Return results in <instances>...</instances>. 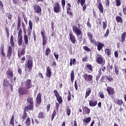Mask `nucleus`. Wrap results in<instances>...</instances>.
Returning a JSON list of instances; mask_svg holds the SVG:
<instances>
[{"instance_id": "nucleus-1", "label": "nucleus", "mask_w": 126, "mask_h": 126, "mask_svg": "<svg viewBox=\"0 0 126 126\" xmlns=\"http://www.w3.org/2000/svg\"><path fill=\"white\" fill-rule=\"evenodd\" d=\"M29 28H28L27 30L28 35L26 33V31H24V41L26 45H28L29 42L28 40V37H30V36H31V33H32V29L33 28V23L32 22V21H31V20H30L29 22Z\"/></svg>"}, {"instance_id": "nucleus-2", "label": "nucleus", "mask_w": 126, "mask_h": 126, "mask_svg": "<svg viewBox=\"0 0 126 126\" xmlns=\"http://www.w3.org/2000/svg\"><path fill=\"white\" fill-rule=\"evenodd\" d=\"M82 77L88 83H90L93 81V76L91 74L85 73L82 75Z\"/></svg>"}, {"instance_id": "nucleus-3", "label": "nucleus", "mask_w": 126, "mask_h": 126, "mask_svg": "<svg viewBox=\"0 0 126 126\" xmlns=\"http://www.w3.org/2000/svg\"><path fill=\"white\" fill-rule=\"evenodd\" d=\"M25 66L27 68H28L29 71H31L32 67H33V60L28 58L27 61L26 62Z\"/></svg>"}, {"instance_id": "nucleus-4", "label": "nucleus", "mask_w": 126, "mask_h": 126, "mask_svg": "<svg viewBox=\"0 0 126 126\" xmlns=\"http://www.w3.org/2000/svg\"><path fill=\"white\" fill-rule=\"evenodd\" d=\"M53 10L54 12L56 13L61 12V10H62V7L61 6V4H60L59 2H55L53 4Z\"/></svg>"}, {"instance_id": "nucleus-5", "label": "nucleus", "mask_w": 126, "mask_h": 126, "mask_svg": "<svg viewBox=\"0 0 126 126\" xmlns=\"http://www.w3.org/2000/svg\"><path fill=\"white\" fill-rule=\"evenodd\" d=\"M14 46L9 45L7 48L6 58H7L8 60H10V58L12 56V53H13L12 48Z\"/></svg>"}, {"instance_id": "nucleus-6", "label": "nucleus", "mask_w": 126, "mask_h": 126, "mask_svg": "<svg viewBox=\"0 0 126 126\" xmlns=\"http://www.w3.org/2000/svg\"><path fill=\"white\" fill-rule=\"evenodd\" d=\"M96 62L98 64H105V61H104V58H103V56H102V55L100 54L96 55Z\"/></svg>"}, {"instance_id": "nucleus-7", "label": "nucleus", "mask_w": 126, "mask_h": 126, "mask_svg": "<svg viewBox=\"0 0 126 126\" xmlns=\"http://www.w3.org/2000/svg\"><path fill=\"white\" fill-rule=\"evenodd\" d=\"M45 30H43V31H41L40 33L42 37V46L44 47V46H45L47 43H48V37L46 36L45 35Z\"/></svg>"}, {"instance_id": "nucleus-8", "label": "nucleus", "mask_w": 126, "mask_h": 126, "mask_svg": "<svg viewBox=\"0 0 126 126\" xmlns=\"http://www.w3.org/2000/svg\"><path fill=\"white\" fill-rule=\"evenodd\" d=\"M24 85L26 89H31L33 87V84L32 83V80L28 79L24 82Z\"/></svg>"}, {"instance_id": "nucleus-9", "label": "nucleus", "mask_w": 126, "mask_h": 126, "mask_svg": "<svg viewBox=\"0 0 126 126\" xmlns=\"http://www.w3.org/2000/svg\"><path fill=\"white\" fill-rule=\"evenodd\" d=\"M29 92V91H28V89H27L26 88L25 89L23 87H20L18 89L19 95H21V96H22L23 95H27Z\"/></svg>"}, {"instance_id": "nucleus-10", "label": "nucleus", "mask_w": 126, "mask_h": 126, "mask_svg": "<svg viewBox=\"0 0 126 126\" xmlns=\"http://www.w3.org/2000/svg\"><path fill=\"white\" fill-rule=\"evenodd\" d=\"M0 57L1 61H2V58H5L6 57V53L4 49V44H1L0 47Z\"/></svg>"}, {"instance_id": "nucleus-11", "label": "nucleus", "mask_w": 126, "mask_h": 126, "mask_svg": "<svg viewBox=\"0 0 126 126\" xmlns=\"http://www.w3.org/2000/svg\"><path fill=\"white\" fill-rule=\"evenodd\" d=\"M5 74L8 79H12L13 78V70L12 69L8 68Z\"/></svg>"}, {"instance_id": "nucleus-12", "label": "nucleus", "mask_w": 126, "mask_h": 126, "mask_svg": "<svg viewBox=\"0 0 126 126\" xmlns=\"http://www.w3.org/2000/svg\"><path fill=\"white\" fill-rule=\"evenodd\" d=\"M33 9L36 13H41L42 12V8L40 5L37 4H34L33 5Z\"/></svg>"}, {"instance_id": "nucleus-13", "label": "nucleus", "mask_w": 126, "mask_h": 126, "mask_svg": "<svg viewBox=\"0 0 126 126\" xmlns=\"http://www.w3.org/2000/svg\"><path fill=\"white\" fill-rule=\"evenodd\" d=\"M86 1V0H77V4H79V3H80L81 5V6H83V11L84 12L85 11V10H86V8H87L86 4H84Z\"/></svg>"}, {"instance_id": "nucleus-14", "label": "nucleus", "mask_w": 126, "mask_h": 126, "mask_svg": "<svg viewBox=\"0 0 126 126\" xmlns=\"http://www.w3.org/2000/svg\"><path fill=\"white\" fill-rule=\"evenodd\" d=\"M73 31L74 33H76L77 35L79 36L81 35L82 32H81V30L79 29L76 26H74L72 27Z\"/></svg>"}, {"instance_id": "nucleus-15", "label": "nucleus", "mask_w": 126, "mask_h": 126, "mask_svg": "<svg viewBox=\"0 0 126 126\" xmlns=\"http://www.w3.org/2000/svg\"><path fill=\"white\" fill-rule=\"evenodd\" d=\"M85 69L87 70L88 73H92L93 72V66L90 64H88L85 65Z\"/></svg>"}, {"instance_id": "nucleus-16", "label": "nucleus", "mask_w": 126, "mask_h": 126, "mask_svg": "<svg viewBox=\"0 0 126 126\" xmlns=\"http://www.w3.org/2000/svg\"><path fill=\"white\" fill-rule=\"evenodd\" d=\"M17 42L19 47L22 46V43H23V36L22 34H18Z\"/></svg>"}, {"instance_id": "nucleus-17", "label": "nucleus", "mask_w": 126, "mask_h": 126, "mask_svg": "<svg viewBox=\"0 0 126 126\" xmlns=\"http://www.w3.org/2000/svg\"><path fill=\"white\" fill-rule=\"evenodd\" d=\"M35 101L37 105H40L42 102V94L39 93L37 94Z\"/></svg>"}, {"instance_id": "nucleus-18", "label": "nucleus", "mask_w": 126, "mask_h": 126, "mask_svg": "<svg viewBox=\"0 0 126 126\" xmlns=\"http://www.w3.org/2000/svg\"><path fill=\"white\" fill-rule=\"evenodd\" d=\"M69 36L72 44H75L77 42L76 38H75V36H74L73 33H70L69 34Z\"/></svg>"}, {"instance_id": "nucleus-19", "label": "nucleus", "mask_w": 126, "mask_h": 126, "mask_svg": "<svg viewBox=\"0 0 126 126\" xmlns=\"http://www.w3.org/2000/svg\"><path fill=\"white\" fill-rule=\"evenodd\" d=\"M15 42H16V39L14 38V36H13V35L11 34L10 37V46H12V47H14V46H15Z\"/></svg>"}, {"instance_id": "nucleus-20", "label": "nucleus", "mask_w": 126, "mask_h": 126, "mask_svg": "<svg viewBox=\"0 0 126 126\" xmlns=\"http://www.w3.org/2000/svg\"><path fill=\"white\" fill-rule=\"evenodd\" d=\"M106 90L109 95H114V94H115V89H114V88L112 87H107L106 88Z\"/></svg>"}, {"instance_id": "nucleus-21", "label": "nucleus", "mask_w": 126, "mask_h": 126, "mask_svg": "<svg viewBox=\"0 0 126 126\" xmlns=\"http://www.w3.org/2000/svg\"><path fill=\"white\" fill-rule=\"evenodd\" d=\"M25 111L28 112V111H33L34 110V104H28L27 106L24 108Z\"/></svg>"}, {"instance_id": "nucleus-22", "label": "nucleus", "mask_w": 126, "mask_h": 126, "mask_svg": "<svg viewBox=\"0 0 126 126\" xmlns=\"http://www.w3.org/2000/svg\"><path fill=\"white\" fill-rule=\"evenodd\" d=\"M83 115H86V114H90V109L87 106H83Z\"/></svg>"}, {"instance_id": "nucleus-23", "label": "nucleus", "mask_w": 126, "mask_h": 126, "mask_svg": "<svg viewBox=\"0 0 126 126\" xmlns=\"http://www.w3.org/2000/svg\"><path fill=\"white\" fill-rule=\"evenodd\" d=\"M87 36L89 37V39L92 44L95 43V40L93 39V35L92 33L89 32L87 33Z\"/></svg>"}, {"instance_id": "nucleus-24", "label": "nucleus", "mask_w": 126, "mask_h": 126, "mask_svg": "<svg viewBox=\"0 0 126 126\" xmlns=\"http://www.w3.org/2000/svg\"><path fill=\"white\" fill-rule=\"evenodd\" d=\"M51 67L48 66L46 69V75L47 77L49 78L52 76V71H51Z\"/></svg>"}, {"instance_id": "nucleus-25", "label": "nucleus", "mask_w": 126, "mask_h": 126, "mask_svg": "<svg viewBox=\"0 0 126 126\" xmlns=\"http://www.w3.org/2000/svg\"><path fill=\"white\" fill-rule=\"evenodd\" d=\"M8 85H10V84H9V81L7 80V78L4 79L2 83L3 87H8Z\"/></svg>"}, {"instance_id": "nucleus-26", "label": "nucleus", "mask_w": 126, "mask_h": 126, "mask_svg": "<svg viewBox=\"0 0 126 126\" xmlns=\"http://www.w3.org/2000/svg\"><path fill=\"white\" fill-rule=\"evenodd\" d=\"M114 102L116 105H119V106H122V104H124V101L122 99H114Z\"/></svg>"}, {"instance_id": "nucleus-27", "label": "nucleus", "mask_w": 126, "mask_h": 126, "mask_svg": "<svg viewBox=\"0 0 126 126\" xmlns=\"http://www.w3.org/2000/svg\"><path fill=\"white\" fill-rule=\"evenodd\" d=\"M98 9L100 13H104V7L102 4V2H100L98 4Z\"/></svg>"}, {"instance_id": "nucleus-28", "label": "nucleus", "mask_w": 126, "mask_h": 126, "mask_svg": "<svg viewBox=\"0 0 126 126\" xmlns=\"http://www.w3.org/2000/svg\"><path fill=\"white\" fill-rule=\"evenodd\" d=\"M89 102L90 107H95V106H97V101L89 100Z\"/></svg>"}, {"instance_id": "nucleus-29", "label": "nucleus", "mask_w": 126, "mask_h": 126, "mask_svg": "<svg viewBox=\"0 0 126 126\" xmlns=\"http://www.w3.org/2000/svg\"><path fill=\"white\" fill-rule=\"evenodd\" d=\"M26 112L27 111H26V110L24 109V111L21 117L22 119L23 120V121H25V120L27 119V116H28V115L27 114V113Z\"/></svg>"}, {"instance_id": "nucleus-30", "label": "nucleus", "mask_w": 126, "mask_h": 126, "mask_svg": "<svg viewBox=\"0 0 126 126\" xmlns=\"http://www.w3.org/2000/svg\"><path fill=\"white\" fill-rule=\"evenodd\" d=\"M45 118V113L42 111H40L38 113L37 118L38 119H44Z\"/></svg>"}, {"instance_id": "nucleus-31", "label": "nucleus", "mask_w": 126, "mask_h": 126, "mask_svg": "<svg viewBox=\"0 0 126 126\" xmlns=\"http://www.w3.org/2000/svg\"><path fill=\"white\" fill-rule=\"evenodd\" d=\"M91 121V117H88L87 118H85L84 119H83V123H85L86 125H88L89 123H90V121Z\"/></svg>"}, {"instance_id": "nucleus-32", "label": "nucleus", "mask_w": 126, "mask_h": 126, "mask_svg": "<svg viewBox=\"0 0 126 126\" xmlns=\"http://www.w3.org/2000/svg\"><path fill=\"white\" fill-rule=\"evenodd\" d=\"M71 7H66V13L67 14H68L69 16H73V14L72 13V12H71Z\"/></svg>"}, {"instance_id": "nucleus-33", "label": "nucleus", "mask_w": 126, "mask_h": 126, "mask_svg": "<svg viewBox=\"0 0 126 126\" xmlns=\"http://www.w3.org/2000/svg\"><path fill=\"white\" fill-rule=\"evenodd\" d=\"M105 46L104 43H102L101 42H98L97 43V50L100 51L102 50V48Z\"/></svg>"}, {"instance_id": "nucleus-34", "label": "nucleus", "mask_w": 126, "mask_h": 126, "mask_svg": "<svg viewBox=\"0 0 126 126\" xmlns=\"http://www.w3.org/2000/svg\"><path fill=\"white\" fill-rule=\"evenodd\" d=\"M18 35H22V29H21V25H17Z\"/></svg>"}, {"instance_id": "nucleus-35", "label": "nucleus", "mask_w": 126, "mask_h": 126, "mask_svg": "<svg viewBox=\"0 0 126 126\" xmlns=\"http://www.w3.org/2000/svg\"><path fill=\"white\" fill-rule=\"evenodd\" d=\"M70 80L72 83H73L74 80V70H72L70 74Z\"/></svg>"}, {"instance_id": "nucleus-36", "label": "nucleus", "mask_w": 126, "mask_h": 126, "mask_svg": "<svg viewBox=\"0 0 126 126\" xmlns=\"http://www.w3.org/2000/svg\"><path fill=\"white\" fill-rule=\"evenodd\" d=\"M91 88H88L87 90H86V95L85 96V97L86 98H87V97H88L89 96V95H90V94H91Z\"/></svg>"}, {"instance_id": "nucleus-37", "label": "nucleus", "mask_w": 126, "mask_h": 126, "mask_svg": "<svg viewBox=\"0 0 126 126\" xmlns=\"http://www.w3.org/2000/svg\"><path fill=\"white\" fill-rule=\"evenodd\" d=\"M26 126H31V120L30 118L28 117L25 122Z\"/></svg>"}, {"instance_id": "nucleus-38", "label": "nucleus", "mask_w": 126, "mask_h": 126, "mask_svg": "<svg viewBox=\"0 0 126 126\" xmlns=\"http://www.w3.org/2000/svg\"><path fill=\"white\" fill-rule=\"evenodd\" d=\"M116 20L118 23H123V18L120 16L116 17Z\"/></svg>"}, {"instance_id": "nucleus-39", "label": "nucleus", "mask_w": 126, "mask_h": 126, "mask_svg": "<svg viewBox=\"0 0 126 126\" xmlns=\"http://www.w3.org/2000/svg\"><path fill=\"white\" fill-rule=\"evenodd\" d=\"M102 75V71L101 69L98 70V75L96 76V81H98L99 79H100V77H101V76Z\"/></svg>"}, {"instance_id": "nucleus-40", "label": "nucleus", "mask_w": 126, "mask_h": 126, "mask_svg": "<svg viewBox=\"0 0 126 126\" xmlns=\"http://www.w3.org/2000/svg\"><path fill=\"white\" fill-rule=\"evenodd\" d=\"M27 101L28 103L32 105H34V102L33 101V97H29L27 98Z\"/></svg>"}, {"instance_id": "nucleus-41", "label": "nucleus", "mask_w": 126, "mask_h": 126, "mask_svg": "<svg viewBox=\"0 0 126 126\" xmlns=\"http://www.w3.org/2000/svg\"><path fill=\"white\" fill-rule=\"evenodd\" d=\"M23 49H22L21 52L19 53L22 56H24L25 55L26 50V45H23Z\"/></svg>"}, {"instance_id": "nucleus-42", "label": "nucleus", "mask_w": 126, "mask_h": 126, "mask_svg": "<svg viewBox=\"0 0 126 126\" xmlns=\"http://www.w3.org/2000/svg\"><path fill=\"white\" fill-rule=\"evenodd\" d=\"M104 52H105V54H106V55H107L108 56H111V52H112L111 49H110L109 48H106L104 50Z\"/></svg>"}, {"instance_id": "nucleus-43", "label": "nucleus", "mask_w": 126, "mask_h": 126, "mask_svg": "<svg viewBox=\"0 0 126 126\" xmlns=\"http://www.w3.org/2000/svg\"><path fill=\"white\" fill-rule=\"evenodd\" d=\"M126 32H124L121 35L122 42L123 43H124V42H125V41H126Z\"/></svg>"}, {"instance_id": "nucleus-44", "label": "nucleus", "mask_w": 126, "mask_h": 126, "mask_svg": "<svg viewBox=\"0 0 126 126\" xmlns=\"http://www.w3.org/2000/svg\"><path fill=\"white\" fill-rule=\"evenodd\" d=\"M56 115H57V111L56 110H53L52 114L51 115V122L54 121V119H55V117H56Z\"/></svg>"}, {"instance_id": "nucleus-45", "label": "nucleus", "mask_w": 126, "mask_h": 126, "mask_svg": "<svg viewBox=\"0 0 126 126\" xmlns=\"http://www.w3.org/2000/svg\"><path fill=\"white\" fill-rule=\"evenodd\" d=\"M10 125L14 126V115H12L10 120Z\"/></svg>"}, {"instance_id": "nucleus-46", "label": "nucleus", "mask_w": 126, "mask_h": 126, "mask_svg": "<svg viewBox=\"0 0 126 126\" xmlns=\"http://www.w3.org/2000/svg\"><path fill=\"white\" fill-rule=\"evenodd\" d=\"M56 99L58 103H59L60 104H62L63 103V97H62V96L60 95L59 96L56 97Z\"/></svg>"}, {"instance_id": "nucleus-47", "label": "nucleus", "mask_w": 126, "mask_h": 126, "mask_svg": "<svg viewBox=\"0 0 126 126\" xmlns=\"http://www.w3.org/2000/svg\"><path fill=\"white\" fill-rule=\"evenodd\" d=\"M67 101L69 102L71 100V93L70 91H68V95L67 97Z\"/></svg>"}, {"instance_id": "nucleus-48", "label": "nucleus", "mask_w": 126, "mask_h": 126, "mask_svg": "<svg viewBox=\"0 0 126 126\" xmlns=\"http://www.w3.org/2000/svg\"><path fill=\"white\" fill-rule=\"evenodd\" d=\"M65 112L67 116H70V114H71V110L69 109V107L68 106V108L66 109Z\"/></svg>"}, {"instance_id": "nucleus-49", "label": "nucleus", "mask_w": 126, "mask_h": 126, "mask_svg": "<svg viewBox=\"0 0 126 126\" xmlns=\"http://www.w3.org/2000/svg\"><path fill=\"white\" fill-rule=\"evenodd\" d=\"M45 54L46 56H48L49 55L51 54V49L49 48H46Z\"/></svg>"}, {"instance_id": "nucleus-50", "label": "nucleus", "mask_w": 126, "mask_h": 126, "mask_svg": "<svg viewBox=\"0 0 126 126\" xmlns=\"http://www.w3.org/2000/svg\"><path fill=\"white\" fill-rule=\"evenodd\" d=\"M102 28L103 30H106V28H107V22H102Z\"/></svg>"}, {"instance_id": "nucleus-51", "label": "nucleus", "mask_w": 126, "mask_h": 126, "mask_svg": "<svg viewBox=\"0 0 126 126\" xmlns=\"http://www.w3.org/2000/svg\"><path fill=\"white\" fill-rule=\"evenodd\" d=\"M107 81V76H102L100 79L101 82H105Z\"/></svg>"}, {"instance_id": "nucleus-52", "label": "nucleus", "mask_w": 126, "mask_h": 126, "mask_svg": "<svg viewBox=\"0 0 126 126\" xmlns=\"http://www.w3.org/2000/svg\"><path fill=\"white\" fill-rule=\"evenodd\" d=\"M54 95H55L56 98H57L58 97H59L60 96V94L59 93V92H58V91L57 90H55L54 91Z\"/></svg>"}, {"instance_id": "nucleus-53", "label": "nucleus", "mask_w": 126, "mask_h": 126, "mask_svg": "<svg viewBox=\"0 0 126 126\" xmlns=\"http://www.w3.org/2000/svg\"><path fill=\"white\" fill-rule=\"evenodd\" d=\"M83 49L84 51H86V52H91L90 48H88L87 46H83Z\"/></svg>"}, {"instance_id": "nucleus-54", "label": "nucleus", "mask_w": 126, "mask_h": 126, "mask_svg": "<svg viewBox=\"0 0 126 126\" xmlns=\"http://www.w3.org/2000/svg\"><path fill=\"white\" fill-rule=\"evenodd\" d=\"M18 73L19 75H22V69L19 66H18Z\"/></svg>"}, {"instance_id": "nucleus-55", "label": "nucleus", "mask_w": 126, "mask_h": 126, "mask_svg": "<svg viewBox=\"0 0 126 126\" xmlns=\"http://www.w3.org/2000/svg\"><path fill=\"white\" fill-rule=\"evenodd\" d=\"M106 79L108 80L109 82H113L114 81V79L111 76H106Z\"/></svg>"}, {"instance_id": "nucleus-56", "label": "nucleus", "mask_w": 126, "mask_h": 126, "mask_svg": "<svg viewBox=\"0 0 126 126\" xmlns=\"http://www.w3.org/2000/svg\"><path fill=\"white\" fill-rule=\"evenodd\" d=\"M115 67V72L116 75H119V68H118V66H114Z\"/></svg>"}, {"instance_id": "nucleus-57", "label": "nucleus", "mask_w": 126, "mask_h": 126, "mask_svg": "<svg viewBox=\"0 0 126 126\" xmlns=\"http://www.w3.org/2000/svg\"><path fill=\"white\" fill-rule=\"evenodd\" d=\"M61 3L62 4L63 9H64V7H65V0H62L61 1Z\"/></svg>"}, {"instance_id": "nucleus-58", "label": "nucleus", "mask_w": 126, "mask_h": 126, "mask_svg": "<svg viewBox=\"0 0 126 126\" xmlns=\"http://www.w3.org/2000/svg\"><path fill=\"white\" fill-rule=\"evenodd\" d=\"M98 95L101 99L104 98V97H105V95H104V93L103 92H99L98 93Z\"/></svg>"}, {"instance_id": "nucleus-59", "label": "nucleus", "mask_w": 126, "mask_h": 126, "mask_svg": "<svg viewBox=\"0 0 126 126\" xmlns=\"http://www.w3.org/2000/svg\"><path fill=\"white\" fill-rule=\"evenodd\" d=\"M5 30L7 34V38H9V30L7 27H5Z\"/></svg>"}, {"instance_id": "nucleus-60", "label": "nucleus", "mask_w": 126, "mask_h": 126, "mask_svg": "<svg viewBox=\"0 0 126 126\" xmlns=\"http://www.w3.org/2000/svg\"><path fill=\"white\" fill-rule=\"evenodd\" d=\"M116 6H120L121 4V0H116Z\"/></svg>"}, {"instance_id": "nucleus-61", "label": "nucleus", "mask_w": 126, "mask_h": 126, "mask_svg": "<svg viewBox=\"0 0 126 126\" xmlns=\"http://www.w3.org/2000/svg\"><path fill=\"white\" fill-rule=\"evenodd\" d=\"M88 56H85V57L84 58H83L82 59V62H88Z\"/></svg>"}, {"instance_id": "nucleus-62", "label": "nucleus", "mask_w": 126, "mask_h": 126, "mask_svg": "<svg viewBox=\"0 0 126 126\" xmlns=\"http://www.w3.org/2000/svg\"><path fill=\"white\" fill-rule=\"evenodd\" d=\"M25 56L23 57L21 59H20V63H24L25 62Z\"/></svg>"}, {"instance_id": "nucleus-63", "label": "nucleus", "mask_w": 126, "mask_h": 126, "mask_svg": "<svg viewBox=\"0 0 126 126\" xmlns=\"http://www.w3.org/2000/svg\"><path fill=\"white\" fill-rule=\"evenodd\" d=\"M109 29H107L104 35V37H106L107 38V37H108V36H109Z\"/></svg>"}, {"instance_id": "nucleus-64", "label": "nucleus", "mask_w": 126, "mask_h": 126, "mask_svg": "<svg viewBox=\"0 0 126 126\" xmlns=\"http://www.w3.org/2000/svg\"><path fill=\"white\" fill-rule=\"evenodd\" d=\"M105 5L106 6H110V0H105Z\"/></svg>"}]
</instances>
